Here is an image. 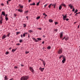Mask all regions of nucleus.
<instances>
[{
    "label": "nucleus",
    "instance_id": "obj_1",
    "mask_svg": "<svg viewBox=\"0 0 80 80\" xmlns=\"http://www.w3.org/2000/svg\"><path fill=\"white\" fill-rule=\"evenodd\" d=\"M29 78L28 76H23L21 78V80H27Z\"/></svg>",
    "mask_w": 80,
    "mask_h": 80
},
{
    "label": "nucleus",
    "instance_id": "obj_2",
    "mask_svg": "<svg viewBox=\"0 0 80 80\" xmlns=\"http://www.w3.org/2000/svg\"><path fill=\"white\" fill-rule=\"evenodd\" d=\"M29 70L31 72H32V73H34V70H33V68H32L30 67H29Z\"/></svg>",
    "mask_w": 80,
    "mask_h": 80
},
{
    "label": "nucleus",
    "instance_id": "obj_3",
    "mask_svg": "<svg viewBox=\"0 0 80 80\" xmlns=\"http://www.w3.org/2000/svg\"><path fill=\"white\" fill-rule=\"evenodd\" d=\"M62 16H63V20H65L66 18H67V14H66L65 16L63 15H62Z\"/></svg>",
    "mask_w": 80,
    "mask_h": 80
},
{
    "label": "nucleus",
    "instance_id": "obj_4",
    "mask_svg": "<svg viewBox=\"0 0 80 80\" xmlns=\"http://www.w3.org/2000/svg\"><path fill=\"white\" fill-rule=\"evenodd\" d=\"M62 58L63 59L62 60V62L63 63H65V62L66 61V59L65 58V57H63Z\"/></svg>",
    "mask_w": 80,
    "mask_h": 80
},
{
    "label": "nucleus",
    "instance_id": "obj_5",
    "mask_svg": "<svg viewBox=\"0 0 80 80\" xmlns=\"http://www.w3.org/2000/svg\"><path fill=\"white\" fill-rule=\"evenodd\" d=\"M18 11L19 12H20V13L23 12V10L22 9H18Z\"/></svg>",
    "mask_w": 80,
    "mask_h": 80
},
{
    "label": "nucleus",
    "instance_id": "obj_6",
    "mask_svg": "<svg viewBox=\"0 0 80 80\" xmlns=\"http://www.w3.org/2000/svg\"><path fill=\"white\" fill-rule=\"evenodd\" d=\"M6 37H7V36L5 35H4L2 37V40H3L4 38H6Z\"/></svg>",
    "mask_w": 80,
    "mask_h": 80
},
{
    "label": "nucleus",
    "instance_id": "obj_7",
    "mask_svg": "<svg viewBox=\"0 0 80 80\" xmlns=\"http://www.w3.org/2000/svg\"><path fill=\"white\" fill-rule=\"evenodd\" d=\"M44 69H45V68H42L41 67L39 68V70H40V71H41V72H43V71L44 70Z\"/></svg>",
    "mask_w": 80,
    "mask_h": 80
},
{
    "label": "nucleus",
    "instance_id": "obj_8",
    "mask_svg": "<svg viewBox=\"0 0 80 80\" xmlns=\"http://www.w3.org/2000/svg\"><path fill=\"white\" fill-rule=\"evenodd\" d=\"M60 38H62L63 37V32H61L60 33Z\"/></svg>",
    "mask_w": 80,
    "mask_h": 80
},
{
    "label": "nucleus",
    "instance_id": "obj_9",
    "mask_svg": "<svg viewBox=\"0 0 80 80\" xmlns=\"http://www.w3.org/2000/svg\"><path fill=\"white\" fill-rule=\"evenodd\" d=\"M19 7H20V8L22 9L23 8V6L21 4H19Z\"/></svg>",
    "mask_w": 80,
    "mask_h": 80
},
{
    "label": "nucleus",
    "instance_id": "obj_10",
    "mask_svg": "<svg viewBox=\"0 0 80 80\" xmlns=\"http://www.w3.org/2000/svg\"><path fill=\"white\" fill-rule=\"evenodd\" d=\"M33 40L35 42H38V40H37L35 38H32Z\"/></svg>",
    "mask_w": 80,
    "mask_h": 80
},
{
    "label": "nucleus",
    "instance_id": "obj_11",
    "mask_svg": "<svg viewBox=\"0 0 80 80\" xmlns=\"http://www.w3.org/2000/svg\"><path fill=\"white\" fill-rule=\"evenodd\" d=\"M58 53L59 54H61V53H62V51L61 50H60L59 51H58Z\"/></svg>",
    "mask_w": 80,
    "mask_h": 80
},
{
    "label": "nucleus",
    "instance_id": "obj_12",
    "mask_svg": "<svg viewBox=\"0 0 80 80\" xmlns=\"http://www.w3.org/2000/svg\"><path fill=\"white\" fill-rule=\"evenodd\" d=\"M4 19H3V17H0V20L1 21H3V20Z\"/></svg>",
    "mask_w": 80,
    "mask_h": 80
},
{
    "label": "nucleus",
    "instance_id": "obj_13",
    "mask_svg": "<svg viewBox=\"0 0 80 80\" xmlns=\"http://www.w3.org/2000/svg\"><path fill=\"white\" fill-rule=\"evenodd\" d=\"M2 15H3L4 16H5V12L3 11L2 12Z\"/></svg>",
    "mask_w": 80,
    "mask_h": 80
},
{
    "label": "nucleus",
    "instance_id": "obj_14",
    "mask_svg": "<svg viewBox=\"0 0 80 80\" xmlns=\"http://www.w3.org/2000/svg\"><path fill=\"white\" fill-rule=\"evenodd\" d=\"M15 51H16V49H13L12 51V52L13 53V52H15Z\"/></svg>",
    "mask_w": 80,
    "mask_h": 80
},
{
    "label": "nucleus",
    "instance_id": "obj_15",
    "mask_svg": "<svg viewBox=\"0 0 80 80\" xmlns=\"http://www.w3.org/2000/svg\"><path fill=\"white\" fill-rule=\"evenodd\" d=\"M68 40V37H65V40L66 41H67Z\"/></svg>",
    "mask_w": 80,
    "mask_h": 80
},
{
    "label": "nucleus",
    "instance_id": "obj_16",
    "mask_svg": "<svg viewBox=\"0 0 80 80\" xmlns=\"http://www.w3.org/2000/svg\"><path fill=\"white\" fill-rule=\"evenodd\" d=\"M30 5H35V3L33 2L32 4H30Z\"/></svg>",
    "mask_w": 80,
    "mask_h": 80
},
{
    "label": "nucleus",
    "instance_id": "obj_17",
    "mask_svg": "<svg viewBox=\"0 0 80 80\" xmlns=\"http://www.w3.org/2000/svg\"><path fill=\"white\" fill-rule=\"evenodd\" d=\"M62 8V6H60L59 7V10H61Z\"/></svg>",
    "mask_w": 80,
    "mask_h": 80
},
{
    "label": "nucleus",
    "instance_id": "obj_18",
    "mask_svg": "<svg viewBox=\"0 0 80 80\" xmlns=\"http://www.w3.org/2000/svg\"><path fill=\"white\" fill-rule=\"evenodd\" d=\"M5 79L4 80H7V79H8V78H7V76H5V77H4Z\"/></svg>",
    "mask_w": 80,
    "mask_h": 80
},
{
    "label": "nucleus",
    "instance_id": "obj_19",
    "mask_svg": "<svg viewBox=\"0 0 80 80\" xmlns=\"http://www.w3.org/2000/svg\"><path fill=\"white\" fill-rule=\"evenodd\" d=\"M39 4H40V1L37 3L36 6H38V5H39Z\"/></svg>",
    "mask_w": 80,
    "mask_h": 80
},
{
    "label": "nucleus",
    "instance_id": "obj_20",
    "mask_svg": "<svg viewBox=\"0 0 80 80\" xmlns=\"http://www.w3.org/2000/svg\"><path fill=\"white\" fill-rule=\"evenodd\" d=\"M52 5V4H50L49 6H48V7H49V8H50V7H51V5Z\"/></svg>",
    "mask_w": 80,
    "mask_h": 80
},
{
    "label": "nucleus",
    "instance_id": "obj_21",
    "mask_svg": "<svg viewBox=\"0 0 80 80\" xmlns=\"http://www.w3.org/2000/svg\"><path fill=\"white\" fill-rule=\"evenodd\" d=\"M50 48H51V47H50V46H48L47 47V49H48V50H49Z\"/></svg>",
    "mask_w": 80,
    "mask_h": 80
},
{
    "label": "nucleus",
    "instance_id": "obj_22",
    "mask_svg": "<svg viewBox=\"0 0 80 80\" xmlns=\"http://www.w3.org/2000/svg\"><path fill=\"white\" fill-rule=\"evenodd\" d=\"M23 25H24L23 27H24V28H25V27H27V25L25 24H23Z\"/></svg>",
    "mask_w": 80,
    "mask_h": 80
},
{
    "label": "nucleus",
    "instance_id": "obj_23",
    "mask_svg": "<svg viewBox=\"0 0 80 80\" xmlns=\"http://www.w3.org/2000/svg\"><path fill=\"white\" fill-rule=\"evenodd\" d=\"M77 12H78V10L77 9H76V10L74 12V13H77Z\"/></svg>",
    "mask_w": 80,
    "mask_h": 80
},
{
    "label": "nucleus",
    "instance_id": "obj_24",
    "mask_svg": "<svg viewBox=\"0 0 80 80\" xmlns=\"http://www.w3.org/2000/svg\"><path fill=\"white\" fill-rule=\"evenodd\" d=\"M40 16H39L37 17L36 19L37 20H38V19H40Z\"/></svg>",
    "mask_w": 80,
    "mask_h": 80
},
{
    "label": "nucleus",
    "instance_id": "obj_25",
    "mask_svg": "<svg viewBox=\"0 0 80 80\" xmlns=\"http://www.w3.org/2000/svg\"><path fill=\"white\" fill-rule=\"evenodd\" d=\"M20 33V32H16L17 35H18V34H19V33Z\"/></svg>",
    "mask_w": 80,
    "mask_h": 80
},
{
    "label": "nucleus",
    "instance_id": "obj_26",
    "mask_svg": "<svg viewBox=\"0 0 80 80\" xmlns=\"http://www.w3.org/2000/svg\"><path fill=\"white\" fill-rule=\"evenodd\" d=\"M10 33H8V35H7V36L8 37H9V36H10Z\"/></svg>",
    "mask_w": 80,
    "mask_h": 80
},
{
    "label": "nucleus",
    "instance_id": "obj_27",
    "mask_svg": "<svg viewBox=\"0 0 80 80\" xmlns=\"http://www.w3.org/2000/svg\"><path fill=\"white\" fill-rule=\"evenodd\" d=\"M5 19H6V21H7V20H8V18L7 17H6L5 18Z\"/></svg>",
    "mask_w": 80,
    "mask_h": 80
},
{
    "label": "nucleus",
    "instance_id": "obj_28",
    "mask_svg": "<svg viewBox=\"0 0 80 80\" xmlns=\"http://www.w3.org/2000/svg\"><path fill=\"white\" fill-rule=\"evenodd\" d=\"M61 5H62V6H63L64 7H66V6L65 5V4H61Z\"/></svg>",
    "mask_w": 80,
    "mask_h": 80
},
{
    "label": "nucleus",
    "instance_id": "obj_29",
    "mask_svg": "<svg viewBox=\"0 0 80 80\" xmlns=\"http://www.w3.org/2000/svg\"><path fill=\"white\" fill-rule=\"evenodd\" d=\"M63 55H61L59 57V59H60V58H62V57H63Z\"/></svg>",
    "mask_w": 80,
    "mask_h": 80
},
{
    "label": "nucleus",
    "instance_id": "obj_30",
    "mask_svg": "<svg viewBox=\"0 0 80 80\" xmlns=\"http://www.w3.org/2000/svg\"><path fill=\"white\" fill-rule=\"evenodd\" d=\"M37 39H38V40H42V39L40 38H37Z\"/></svg>",
    "mask_w": 80,
    "mask_h": 80
},
{
    "label": "nucleus",
    "instance_id": "obj_31",
    "mask_svg": "<svg viewBox=\"0 0 80 80\" xmlns=\"http://www.w3.org/2000/svg\"><path fill=\"white\" fill-rule=\"evenodd\" d=\"M48 5V4H45L44 6V7H45H45H47V5Z\"/></svg>",
    "mask_w": 80,
    "mask_h": 80
},
{
    "label": "nucleus",
    "instance_id": "obj_32",
    "mask_svg": "<svg viewBox=\"0 0 80 80\" xmlns=\"http://www.w3.org/2000/svg\"><path fill=\"white\" fill-rule=\"evenodd\" d=\"M29 32L30 33H32V32H33V31H32V30H30L29 31Z\"/></svg>",
    "mask_w": 80,
    "mask_h": 80
},
{
    "label": "nucleus",
    "instance_id": "obj_33",
    "mask_svg": "<svg viewBox=\"0 0 80 80\" xmlns=\"http://www.w3.org/2000/svg\"><path fill=\"white\" fill-rule=\"evenodd\" d=\"M19 42L20 43H22V39H20L19 40Z\"/></svg>",
    "mask_w": 80,
    "mask_h": 80
},
{
    "label": "nucleus",
    "instance_id": "obj_34",
    "mask_svg": "<svg viewBox=\"0 0 80 80\" xmlns=\"http://www.w3.org/2000/svg\"><path fill=\"white\" fill-rule=\"evenodd\" d=\"M49 22H53V21L52 20L50 19L49 20Z\"/></svg>",
    "mask_w": 80,
    "mask_h": 80
},
{
    "label": "nucleus",
    "instance_id": "obj_35",
    "mask_svg": "<svg viewBox=\"0 0 80 80\" xmlns=\"http://www.w3.org/2000/svg\"><path fill=\"white\" fill-rule=\"evenodd\" d=\"M45 64H46V63H45V61H43V64L44 65V66L45 65Z\"/></svg>",
    "mask_w": 80,
    "mask_h": 80
},
{
    "label": "nucleus",
    "instance_id": "obj_36",
    "mask_svg": "<svg viewBox=\"0 0 80 80\" xmlns=\"http://www.w3.org/2000/svg\"><path fill=\"white\" fill-rule=\"evenodd\" d=\"M9 53V52H6V55H8Z\"/></svg>",
    "mask_w": 80,
    "mask_h": 80
},
{
    "label": "nucleus",
    "instance_id": "obj_37",
    "mask_svg": "<svg viewBox=\"0 0 80 80\" xmlns=\"http://www.w3.org/2000/svg\"><path fill=\"white\" fill-rule=\"evenodd\" d=\"M2 24V21L0 20V24Z\"/></svg>",
    "mask_w": 80,
    "mask_h": 80
},
{
    "label": "nucleus",
    "instance_id": "obj_38",
    "mask_svg": "<svg viewBox=\"0 0 80 80\" xmlns=\"http://www.w3.org/2000/svg\"><path fill=\"white\" fill-rule=\"evenodd\" d=\"M25 34L24 33L23 34V36L24 37H25Z\"/></svg>",
    "mask_w": 80,
    "mask_h": 80
},
{
    "label": "nucleus",
    "instance_id": "obj_39",
    "mask_svg": "<svg viewBox=\"0 0 80 80\" xmlns=\"http://www.w3.org/2000/svg\"><path fill=\"white\" fill-rule=\"evenodd\" d=\"M14 68H16L17 69L18 68V67H17V66H15L14 67Z\"/></svg>",
    "mask_w": 80,
    "mask_h": 80
},
{
    "label": "nucleus",
    "instance_id": "obj_40",
    "mask_svg": "<svg viewBox=\"0 0 80 80\" xmlns=\"http://www.w3.org/2000/svg\"><path fill=\"white\" fill-rule=\"evenodd\" d=\"M71 9H72V7L73 8V6H71L70 7Z\"/></svg>",
    "mask_w": 80,
    "mask_h": 80
},
{
    "label": "nucleus",
    "instance_id": "obj_41",
    "mask_svg": "<svg viewBox=\"0 0 80 80\" xmlns=\"http://www.w3.org/2000/svg\"><path fill=\"white\" fill-rule=\"evenodd\" d=\"M65 20H66V21H68L69 19V18L66 19Z\"/></svg>",
    "mask_w": 80,
    "mask_h": 80
},
{
    "label": "nucleus",
    "instance_id": "obj_42",
    "mask_svg": "<svg viewBox=\"0 0 80 80\" xmlns=\"http://www.w3.org/2000/svg\"><path fill=\"white\" fill-rule=\"evenodd\" d=\"M5 17H7V16H8V14H6V15H5Z\"/></svg>",
    "mask_w": 80,
    "mask_h": 80
},
{
    "label": "nucleus",
    "instance_id": "obj_43",
    "mask_svg": "<svg viewBox=\"0 0 80 80\" xmlns=\"http://www.w3.org/2000/svg\"><path fill=\"white\" fill-rule=\"evenodd\" d=\"M72 9H72V11L73 12H74V11H75V8H73Z\"/></svg>",
    "mask_w": 80,
    "mask_h": 80
},
{
    "label": "nucleus",
    "instance_id": "obj_44",
    "mask_svg": "<svg viewBox=\"0 0 80 80\" xmlns=\"http://www.w3.org/2000/svg\"><path fill=\"white\" fill-rule=\"evenodd\" d=\"M7 4L8 5V1H7Z\"/></svg>",
    "mask_w": 80,
    "mask_h": 80
},
{
    "label": "nucleus",
    "instance_id": "obj_45",
    "mask_svg": "<svg viewBox=\"0 0 80 80\" xmlns=\"http://www.w3.org/2000/svg\"><path fill=\"white\" fill-rule=\"evenodd\" d=\"M26 18H27V20H28V16H26Z\"/></svg>",
    "mask_w": 80,
    "mask_h": 80
},
{
    "label": "nucleus",
    "instance_id": "obj_46",
    "mask_svg": "<svg viewBox=\"0 0 80 80\" xmlns=\"http://www.w3.org/2000/svg\"><path fill=\"white\" fill-rule=\"evenodd\" d=\"M69 7H71V6H72V4H69Z\"/></svg>",
    "mask_w": 80,
    "mask_h": 80
},
{
    "label": "nucleus",
    "instance_id": "obj_47",
    "mask_svg": "<svg viewBox=\"0 0 80 80\" xmlns=\"http://www.w3.org/2000/svg\"><path fill=\"white\" fill-rule=\"evenodd\" d=\"M56 24H58V22H55V25H56Z\"/></svg>",
    "mask_w": 80,
    "mask_h": 80
},
{
    "label": "nucleus",
    "instance_id": "obj_48",
    "mask_svg": "<svg viewBox=\"0 0 80 80\" xmlns=\"http://www.w3.org/2000/svg\"><path fill=\"white\" fill-rule=\"evenodd\" d=\"M14 17H16V14H14Z\"/></svg>",
    "mask_w": 80,
    "mask_h": 80
},
{
    "label": "nucleus",
    "instance_id": "obj_49",
    "mask_svg": "<svg viewBox=\"0 0 80 80\" xmlns=\"http://www.w3.org/2000/svg\"><path fill=\"white\" fill-rule=\"evenodd\" d=\"M64 39H65V37H64L63 39H62V40H63Z\"/></svg>",
    "mask_w": 80,
    "mask_h": 80
},
{
    "label": "nucleus",
    "instance_id": "obj_50",
    "mask_svg": "<svg viewBox=\"0 0 80 80\" xmlns=\"http://www.w3.org/2000/svg\"><path fill=\"white\" fill-rule=\"evenodd\" d=\"M80 25L78 26V28H80Z\"/></svg>",
    "mask_w": 80,
    "mask_h": 80
},
{
    "label": "nucleus",
    "instance_id": "obj_51",
    "mask_svg": "<svg viewBox=\"0 0 80 80\" xmlns=\"http://www.w3.org/2000/svg\"><path fill=\"white\" fill-rule=\"evenodd\" d=\"M29 53V52H26V53Z\"/></svg>",
    "mask_w": 80,
    "mask_h": 80
},
{
    "label": "nucleus",
    "instance_id": "obj_52",
    "mask_svg": "<svg viewBox=\"0 0 80 80\" xmlns=\"http://www.w3.org/2000/svg\"><path fill=\"white\" fill-rule=\"evenodd\" d=\"M42 44H44V41H42Z\"/></svg>",
    "mask_w": 80,
    "mask_h": 80
},
{
    "label": "nucleus",
    "instance_id": "obj_53",
    "mask_svg": "<svg viewBox=\"0 0 80 80\" xmlns=\"http://www.w3.org/2000/svg\"><path fill=\"white\" fill-rule=\"evenodd\" d=\"M28 11H25V13H28Z\"/></svg>",
    "mask_w": 80,
    "mask_h": 80
},
{
    "label": "nucleus",
    "instance_id": "obj_54",
    "mask_svg": "<svg viewBox=\"0 0 80 80\" xmlns=\"http://www.w3.org/2000/svg\"><path fill=\"white\" fill-rule=\"evenodd\" d=\"M54 31H55V32H57V29H55V30H54Z\"/></svg>",
    "mask_w": 80,
    "mask_h": 80
},
{
    "label": "nucleus",
    "instance_id": "obj_55",
    "mask_svg": "<svg viewBox=\"0 0 80 80\" xmlns=\"http://www.w3.org/2000/svg\"><path fill=\"white\" fill-rule=\"evenodd\" d=\"M28 38H30V34H29L28 35Z\"/></svg>",
    "mask_w": 80,
    "mask_h": 80
},
{
    "label": "nucleus",
    "instance_id": "obj_56",
    "mask_svg": "<svg viewBox=\"0 0 80 80\" xmlns=\"http://www.w3.org/2000/svg\"><path fill=\"white\" fill-rule=\"evenodd\" d=\"M21 38H22L23 37V36L22 35V34H21Z\"/></svg>",
    "mask_w": 80,
    "mask_h": 80
},
{
    "label": "nucleus",
    "instance_id": "obj_57",
    "mask_svg": "<svg viewBox=\"0 0 80 80\" xmlns=\"http://www.w3.org/2000/svg\"><path fill=\"white\" fill-rule=\"evenodd\" d=\"M40 60H41L42 61V62H44V61H43V60L41 59H40Z\"/></svg>",
    "mask_w": 80,
    "mask_h": 80
},
{
    "label": "nucleus",
    "instance_id": "obj_58",
    "mask_svg": "<svg viewBox=\"0 0 80 80\" xmlns=\"http://www.w3.org/2000/svg\"><path fill=\"white\" fill-rule=\"evenodd\" d=\"M3 16V14H1V17H3V16Z\"/></svg>",
    "mask_w": 80,
    "mask_h": 80
},
{
    "label": "nucleus",
    "instance_id": "obj_59",
    "mask_svg": "<svg viewBox=\"0 0 80 80\" xmlns=\"http://www.w3.org/2000/svg\"><path fill=\"white\" fill-rule=\"evenodd\" d=\"M1 5H2V6H3V3H1Z\"/></svg>",
    "mask_w": 80,
    "mask_h": 80
},
{
    "label": "nucleus",
    "instance_id": "obj_60",
    "mask_svg": "<svg viewBox=\"0 0 80 80\" xmlns=\"http://www.w3.org/2000/svg\"><path fill=\"white\" fill-rule=\"evenodd\" d=\"M17 45H20V43H18L17 44Z\"/></svg>",
    "mask_w": 80,
    "mask_h": 80
},
{
    "label": "nucleus",
    "instance_id": "obj_61",
    "mask_svg": "<svg viewBox=\"0 0 80 80\" xmlns=\"http://www.w3.org/2000/svg\"><path fill=\"white\" fill-rule=\"evenodd\" d=\"M38 29H39V30H42V28H38Z\"/></svg>",
    "mask_w": 80,
    "mask_h": 80
},
{
    "label": "nucleus",
    "instance_id": "obj_62",
    "mask_svg": "<svg viewBox=\"0 0 80 80\" xmlns=\"http://www.w3.org/2000/svg\"><path fill=\"white\" fill-rule=\"evenodd\" d=\"M78 14H79V13L78 12V13H76V15H78Z\"/></svg>",
    "mask_w": 80,
    "mask_h": 80
},
{
    "label": "nucleus",
    "instance_id": "obj_63",
    "mask_svg": "<svg viewBox=\"0 0 80 80\" xmlns=\"http://www.w3.org/2000/svg\"><path fill=\"white\" fill-rule=\"evenodd\" d=\"M45 15V17H47V15L46 14L44 15Z\"/></svg>",
    "mask_w": 80,
    "mask_h": 80
},
{
    "label": "nucleus",
    "instance_id": "obj_64",
    "mask_svg": "<svg viewBox=\"0 0 80 80\" xmlns=\"http://www.w3.org/2000/svg\"><path fill=\"white\" fill-rule=\"evenodd\" d=\"M24 33L25 35H26V34H27L28 33L27 32H24Z\"/></svg>",
    "mask_w": 80,
    "mask_h": 80
}]
</instances>
